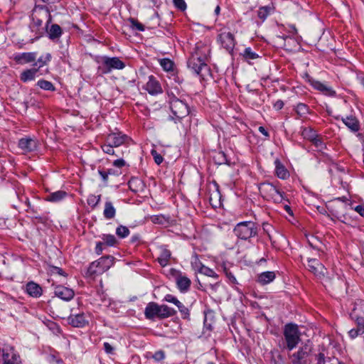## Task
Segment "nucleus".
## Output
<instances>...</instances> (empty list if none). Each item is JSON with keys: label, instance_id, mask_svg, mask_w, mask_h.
Here are the masks:
<instances>
[{"label": "nucleus", "instance_id": "f257e3e1", "mask_svg": "<svg viewBox=\"0 0 364 364\" xmlns=\"http://www.w3.org/2000/svg\"><path fill=\"white\" fill-rule=\"evenodd\" d=\"M32 22L30 23V28L35 33V38H40L44 28L48 29V24L51 23L52 17L48 7L45 6H36L31 14Z\"/></svg>", "mask_w": 364, "mask_h": 364}, {"label": "nucleus", "instance_id": "f03ea898", "mask_svg": "<svg viewBox=\"0 0 364 364\" xmlns=\"http://www.w3.org/2000/svg\"><path fill=\"white\" fill-rule=\"evenodd\" d=\"M176 311L167 305H159L155 302H149L145 308L144 314L146 318L154 319L157 317L163 319L174 316Z\"/></svg>", "mask_w": 364, "mask_h": 364}, {"label": "nucleus", "instance_id": "7ed1b4c3", "mask_svg": "<svg viewBox=\"0 0 364 364\" xmlns=\"http://www.w3.org/2000/svg\"><path fill=\"white\" fill-rule=\"evenodd\" d=\"M233 232L238 238L247 240L257 235L258 226L252 221L241 222L236 225Z\"/></svg>", "mask_w": 364, "mask_h": 364}, {"label": "nucleus", "instance_id": "20e7f679", "mask_svg": "<svg viewBox=\"0 0 364 364\" xmlns=\"http://www.w3.org/2000/svg\"><path fill=\"white\" fill-rule=\"evenodd\" d=\"M188 66L203 79H204L210 73L208 65L205 63L204 59L199 57L198 54L193 55L189 58L188 61Z\"/></svg>", "mask_w": 364, "mask_h": 364}, {"label": "nucleus", "instance_id": "39448f33", "mask_svg": "<svg viewBox=\"0 0 364 364\" xmlns=\"http://www.w3.org/2000/svg\"><path fill=\"white\" fill-rule=\"evenodd\" d=\"M170 109L173 114L181 119L189 114V107L186 102L172 95L169 98Z\"/></svg>", "mask_w": 364, "mask_h": 364}, {"label": "nucleus", "instance_id": "423d86ee", "mask_svg": "<svg viewBox=\"0 0 364 364\" xmlns=\"http://www.w3.org/2000/svg\"><path fill=\"white\" fill-rule=\"evenodd\" d=\"M260 193L267 200L272 199L275 203H281L284 200V193L269 183H263L259 188Z\"/></svg>", "mask_w": 364, "mask_h": 364}, {"label": "nucleus", "instance_id": "0eeeda50", "mask_svg": "<svg viewBox=\"0 0 364 364\" xmlns=\"http://www.w3.org/2000/svg\"><path fill=\"white\" fill-rule=\"evenodd\" d=\"M304 326L299 327L296 324L289 323L285 325L284 334L287 341H299L302 340L301 336L304 333Z\"/></svg>", "mask_w": 364, "mask_h": 364}, {"label": "nucleus", "instance_id": "6e6552de", "mask_svg": "<svg viewBox=\"0 0 364 364\" xmlns=\"http://www.w3.org/2000/svg\"><path fill=\"white\" fill-rule=\"evenodd\" d=\"M125 67V64L117 57H104L102 61V72L104 74H107L112 70H122Z\"/></svg>", "mask_w": 364, "mask_h": 364}, {"label": "nucleus", "instance_id": "1a4fd4ad", "mask_svg": "<svg viewBox=\"0 0 364 364\" xmlns=\"http://www.w3.org/2000/svg\"><path fill=\"white\" fill-rule=\"evenodd\" d=\"M350 316L353 319L355 320L357 325L362 328L364 324V301L359 300L355 303L354 308L353 309Z\"/></svg>", "mask_w": 364, "mask_h": 364}, {"label": "nucleus", "instance_id": "9d476101", "mask_svg": "<svg viewBox=\"0 0 364 364\" xmlns=\"http://www.w3.org/2000/svg\"><path fill=\"white\" fill-rule=\"evenodd\" d=\"M221 46L230 53L233 51L235 39L230 32H223L218 35V38Z\"/></svg>", "mask_w": 364, "mask_h": 364}, {"label": "nucleus", "instance_id": "9b49d317", "mask_svg": "<svg viewBox=\"0 0 364 364\" xmlns=\"http://www.w3.org/2000/svg\"><path fill=\"white\" fill-rule=\"evenodd\" d=\"M306 267L316 277L321 278L327 273L325 267L316 259H309Z\"/></svg>", "mask_w": 364, "mask_h": 364}, {"label": "nucleus", "instance_id": "f8f14e48", "mask_svg": "<svg viewBox=\"0 0 364 364\" xmlns=\"http://www.w3.org/2000/svg\"><path fill=\"white\" fill-rule=\"evenodd\" d=\"M173 276L175 279L178 289L181 292H186L190 289L191 281L189 278L175 269H173Z\"/></svg>", "mask_w": 364, "mask_h": 364}, {"label": "nucleus", "instance_id": "ddd939ff", "mask_svg": "<svg viewBox=\"0 0 364 364\" xmlns=\"http://www.w3.org/2000/svg\"><path fill=\"white\" fill-rule=\"evenodd\" d=\"M129 140V137L122 132L111 133L107 136V142L111 144L114 147L127 144Z\"/></svg>", "mask_w": 364, "mask_h": 364}, {"label": "nucleus", "instance_id": "4468645a", "mask_svg": "<svg viewBox=\"0 0 364 364\" xmlns=\"http://www.w3.org/2000/svg\"><path fill=\"white\" fill-rule=\"evenodd\" d=\"M54 293L56 296L65 301H70L75 296V292L72 289L61 285L55 287Z\"/></svg>", "mask_w": 364, "mask_h": 364}, {"label": "nucleus", "instance_id": "2eb2a0df", "mask_svg": "<svg viewBox=\"0 0 364 364\" xmlns=\"http://www.w3.org/2000/svg\"><path fill=\"white\" fill-rule=\"evenodd\" d=\"M18 146L25 153L31 152L36 149L37 142L32 138H22L18 141Z\"/></svg>", "mask_w": 364, "mask_h": 364}, {"label": "nucleus", "instance_id": "dca6fc26", "mask_svg": "<svg viewBox=\"0 0 364 364\" xmlns=\"http://www.w3.org/2000/svg\"><path fill=\"white\" fill-rule=\"evenodd\" d=\"M145 90L151 95H157L162 92L160 83L153 75L149 77V81L145 85Z\"/></svg>", "mask_w": 364, "mask_h": 364}, {"label": "nucleus", "instance_id": "f3484780", "mask_svg": "<svg viewBox=\"0 0 364 364\" xmlns=\"http://www.w3.org/2000/svg\"><path fill=\"white\" fill-rule=\"evenodd\" d=\"M309 82L314 88L321 92L323 94L330 97H334L336 95V91H334L331 87L316 80H309Z\"/></svg>", "mask_w": 364, "mask_h": 364}, {"label": "nucleus", "instance_id": "a211bd4d", "mask_svg": "<svg viewBox=\"0 0 364 364\" xmlns=\"http://www.w3.org/2000/svg\"><path fill=\"white\" fill-rule=\"evenodd\" d=\"M36 58L35 53H23L16 54L14 57V60L20 64L33 62Z\"/></svg>", "mask_w": 364, "mask_h": 364}, {"label": "nucleus", "instance_id": "6ab92c4d", "mask_svg": "<svg viewBox=\"0 0 364 364\" xmlns=\"http://www.w3.org/2000/svg\"><path fill=\"white\" fill-rule=\"evenodd\" d=\"M100 267L102 273L108 270L114 264V257L112 256L102 257L97 261H95Z\"/></svg>", "mask_w": 364, "mask_h": 364}, {"label": "nucleus", "instance_id": "aec40b11", "mask_svg": "<svg viewBox=\"0 0 364 364\" xmlns=\"http://www.w3.org/2000/svg\"><path fill=\"white\" fill-rule=\"evenodd\" d=\"M68 321L73 326L77 328L83 327L87 322L83 314L70 316Z\"/></svg>", "mask_w": 364, "mask_h": 364}, {"label": "nucleus", "instance_id": "412c9836", "mask_svg": "<svg viewBox=\"0 0 364 364\" xmlns=\"http://www.w3.org/2000/svg\"><path fill=\"white\" fill-rule=\"evenodd\" d=\"M342 122L350 131L353 132H356L360 130V123L355 117L349 116L342 118Z\"/></svg>", "mask_w": 364, "mask_h": 364}, {"label": "nucleus", "instance_id": "4be33fe9", "mask_svg": "<svg viewBox=\"0 0 364 364\" xmlns=\"http://www.w3.org/2000/svg\"><path fill=\"white\" fill-rule=\"evenodd\" d=\"M171 255V252L168 249L164 247H160L159 256L157 260L161 266L166 267L168 264Z\"/></svg>", "mask_w": 364, "mask_h": 364}, {"label": "nucleus", "instance_id": "5701e85b", "mask_svg": "<svg viewBox=\"0 0 364 364\" xmlns=\"http://www.w3.org/2000/svg\"><path fill=\"white\" fill-rule=\"evenodd\" d=\"M26 291L29 295L33 297H38L42 294L41 287L34 282H29L27 284Z\"/></svg>", "mask_w": 364, "mask_h": 364}, {"label": "nucleus", "instance_id": "b1692460", "mask_svg": "<svg viewBox=\"0 0 364 364\" xmlns=\"http://www.w3.org/2000/svg\"><path fill=\"white\" fill-rule=\"evenodd\" d=\"M275 279V274L274 272H264L261 273L257 277V282L262 284H267L272 282Z\"/></svg>", "mask_w": 364, "mask_h": 364}, {"label": "nucleus", "instance_id": "393cba45", "mask_svg": "<svg viewBox=\"0 0 364 364\" xmlns=\"http://www.w3.org/2000/svg\"><path fill=\"white\" fill-rule=\"evenodd\" d=\"M47 32L49 36V38L51 40H55L56 38H59L62 34V29L60 26L58 24H52L50 28L47 29Z\"/></svg>", "mask_w": 364, "mask_h": 364}, {"label": "nucleus", "instance_id": "a878e982", "mask_svg": "<svg viewBox=\"0 0 364 364\" xmlns=\"http://www.w3.org/2000/svg\"><path fill=\"white\" fill-rule=\"evenodd\" d=\"M275 168H276V174L277 176L282 179H285L289 176V172L285 168V167L282 164L279 160L277 159L274 161Z\"/></svg>", "mask_w": 364, "mask_h": 364}, {"label": "nucleus", "instance_id": "bb28decb", "mask_svg": "<svg viewBox=\"0 0 364 364\" xmlns=\"http://www.w3.org/2000/svg\"><path fill=\"white\" fill-rule=\"evenodd\" d=\"M116 214V210L113 206L112 202L107 201L105 204V209L103 215L106 219H112L114 218Z\"/></svg>", "mask_w": 364, "mask_h": 364}, {"label": "nucleus", "instance_id": "cd10ccee", "mask_svg": "<svg viewBox=\"0 0 364 364\" xmlns=\"http://www.w3.org/2000/svg\"><path fill=\"white\" fill-rule=\"evenodd\" d=\"M66 195L67 193L65 191H58L48 195L46 199L50 202H58L64 198Z\"/></svg>", "mask_w": 364, "mask_h": 364}, {"label": "nucleus", "instance_id": "c85d7f7f", "mask_svg": "<svg viewBox=\"0 0 364 364\" xmlns=\"http://www.w3.org/2000/svg\"><path fill=\"white\" fill-rule=\"evenodd\" d=\"M38 73V69L32 68L24 70L21 74V80L23 82H27L29 80H33L35 79L36 74Z\"/></svg>", "mask_w": 364, "mask_h": 364}, {"label": "nucleus", "instance_id": "c756f323", "mask_svg": "<svg viewBox=\"0 0 364 364\" xmlns=\"http://www.w3.org/2000/svg\"><path fill=\"white\" fill-rule=\"evenodd\" d=\"M214 161L218 164H230V162L228 160L226 154L223 151L218 152L213 156Z\"/></svg>", "mask_w": 364, "mask_h": 364}, {"label": "nucleus", "instance_id": "7c9ffc66", "mask_svg": "<svg viewBox=\"0 0 364 364\" xmlns=\"http://www.w3.org/2000/svg\"><path fill=\"white\" fill-rule=\"evenodd\" d=\"M304 138L312 141L317 136L316 132L311 128H304L302 131Z\"/></svg>", "mask_w": 364, "mask_h": 364}, {"label": "nucleus", "instance_id": "2f4dec72", "mask_svg": "<svg viewBox=\"0 0 364 364\" xmlns=\"http://www.w3.org/2000/svg\"><path fill=\"white\" fill-rule=\"evenodd\" d=\"M37 85L39 86L41 89L45 90H50L54 91L55 90L54 85L52 84V82L45 80H41L38 81Z\"/></svg>", "mask_w": 364, "mask_h": 364}, {"label": "nucleus", "instance_id": "473e14b6", "mask_svg": "<svg viewBox=\"0 0 364 364\" xmlns=\"http://www.w3.org/2000/svg\"><path fill=\"white\" fill-rule=\"evenodd\" d=\"M199 272L210 277H218V274L213 269L205 265L200 266Z\"/></svg>", "mask_w": 364, "mask_h": 364}, {"label": "nucleus", "instance_id": "72a5a7b5", "mask_svg": "<svg viewBox=\"0 0 364 364\" xmlns=\"http://www.w3.org/2000/svg\"><path fill=\"white\" fill-rule=\"evenodd\" d=\"M160 65L166 71H171L173 68V63L168 58H164L160 60Z\"/></svg>", "mask_w": 364, "mask_h": 364}, {"label": "nucleus", "instance_id": "f704fd0d", "mask_svg": "<svg viewBox=\"0 0 364 364\" xmlns=\"http://www.w3.org/2000/svg\"><path fill=\"white\" fill-rule=\"evenodd\" d=\"M242 55L247 60H255L259 57V55L256 53L253 52L250 48H246Z\"/></svg>", "mask_w": 364, "mask_h": 364}, {"label": "nucleus", "instance_id": "c9c22d12", "mask_svg": "<svg viewBox=\"0 0 364 364\" xmlns=\"http://www.w3.org/2000/svg\"><path fill=\"white\" fill-rule=\"evenodd\" d=\"M116 234L121 238L126 237L129 234V230L127 227L124 225H119L116 229Z\"/></svg>", "mask_w": 364, "mask_h": 364}, {"label": "nucleus", "instance_id": "e433bc0d", "mask_svg": "<svg viewBox=\"0 0 364 364\" xmlns=\"http://www.w3.org/2000/svg\"><path fill=\"white\" fill-rule=\"evenodd\" d=\"M87 272H88L89 274L91 276L102 274V272L96 262H93L92 263H91V264L90 265V267L88 268Z\"/></svg>", "mask_w": 364, "mask_h": 364}, {"label": "nucleus", "instance_id": "4c0bfd02", "mask_svg": "<svg viewBox=\"0 0 364 364\" xmlns=\"http://www.w3.org/2000/svg\"><path fill=\"white\" fill-rule=\"evenodd\" d=\"M102 240L104 243L108 246H113L117 242V240L113 235H103Z\"/></svg>", "mask_w": 364, "mask_h": 364}, {"label": "nucleus", "instance_id": "58836bf2", "mask_svg": "<svg viewBox=\"0 0 364 364\" xmlns=\"http://www.w3.org/2000/svg\"><path fill=\"white\" fill-rule=\"evenodd\" d=\"M129 22L131 23V27L132 29L139 31H144V26L143 24L139 23L137 20L134 18H129Z\"/></svg>", "mask_w": 364, "mask_h": 364}, {"label": "nucleus", "instance_id": "ea45409f", "mask_svg": "<svg viewBox=\"0 0 364 364\" xmlns=\"http://www.w3.org/2000/svg\"><path fill=\"white\" fill-rule=\"evenodd\" d=\"M296 112L299 115L303 116L308 113L309 108L305 104L299 103L296 107Z\"/></svg>", "mask_w": 364, "mask_h": 364}, {"label": "nucleus", "instance_id": "a19ab883", "mask_svg": "<svg viewBox=\"0 0 364 364\" xmlns=\"http://www.w3.org/2000/svg\"><path fill=\"white\" fill-rule=\"evenodd\" d=\"M359 325H357V328L351 329L348 333L351 338H355L358 335L363 334L364 333V324L362 328Z\"/></svg>", "mask_w": 364, "mask_h": 364}, {"label": "nucleus", "instance_id": "79ce46f5", "mask_svg": "<svg viewBox=\"0 0 364 364\" xmlns=\"http://www.w3.org/2000/svg\"><path fill=\"white\" fill-rule=\"evenodd\" d=\"M178 310L180 311L183 318H188L189 317V310L186 307L181 301L180 304H177Z\"/></svg>", "mask_w": 364, "mask_h": 364}, {"label": "nucleus", "instance_id": "37998d69", "mask_svg": "<svg viewBox=\"0 0 364 364\" xmlns=\"http://www.w3.org/2000/svg\"><path fill=\"white\" fill-rule=\"evenodd\" d=\"M114 147V146H112L111 144L107 143L102 146V149L106 154L115 155L118 156L119 155L114 152V150L113 149Z\"/></svg>", "mask_w": 364, "mask_h": 364}, {"label": "nucleus", "instance_id": "c03bdc74", "mask_svg": "<svg viewBox=\"0 0 364 364\" xmlns=\"http://www.w3.org/2000/svg\"><path fill=\"white\" fill-rule=\"evenodd\" d=\"M100 198H101L100 195H99V196L91 195L88 197L87 203L90 205L95 207L100 201Z\"/></svg>", "mask_w": 364, "mask_h": 364}, {"label": "nucleus", "instance_id": "a18cd8bd", "mask_svg": "<svg viewBox=\"0 0 364 364\" xmlns=\"http://www.w3.org/2000/svg\"><path fill=\"white\" fill-rule=\"evenodd\" d=\"M49 272L51 274H60V275H63L64 277L67 276L66 274L63 272V270L61 268L58 267H55V266H50L49 267Z\"/></svg>", "mask_w": 364, "mask_h": 364}, {"label": "nucleus", "instance_id": "49530a36", "mask_svg": "<svg viewBox=\"0 0 364 364\" xmlns=\"http://www.w3.org/2000/svg\"><path fill=\"white\" fill-rule=\"evenodd\" d=\"M3 356L4 357V359L6 360L4 364H20V362L18 360V358L16 357V355L15 354H14L12 355V360L8 359V358H9L8 353H6V354L4 353Z\"/></svg>", "mask_w": 364, "mask_h": 364}, {"label": "nucleus", "instance_id": "de8ad7c7", "mask_svg": "<svg viewBox=\"0 0 364 364\" xmlns=\"http://www.w3.org/2000/svg\"><path fill=\"white\" fill-rule=\"evenodd\" d=\"M174 6L181 11L186 9V4L184 0H173Z\"/></svg>", "mask_w": 364, "mask_h": 364}, {"label": "nucleus", "instance_id": "09e8293b", "mask_svg": "<svg viewBox=\"0 0 364 364\" xmlns=\"http://www.w3.org/2000/svg\"><path fill=\"white\" fill-rule=\"evenodd\" d=\"M311 142L319 151H321L324 148V144L318 136Z\"/></svg>", "mask_w": 364, "mask_h": 364}, {"label": "nucleus", "instance_id": "8fccbe9b", "mask_svg": "<svg viewBox=\"0 0 364 364\" xmlns=\"http://www.w3.org/2000/svg\"><path fill=\"white\" fill-rule=\"evenodd\" d=\"M151 357L159 362L164 359L165 353L163 350H158L154 354L151 355Z\"/></svg>", "mask_w": 364, "mask_h": 364}, {"label": "nucleus", "instance_id": "3c124183", "mask_svg": "<svg viewBox=\"0 0 364 364\" xmlns=\"http://www.w3.org/2000/svg\"><path fill=\"white\" fill-rule=\"evenodd\" d=\"M317 360H318V364H333V363H329L331 361V358H328V360H326L325 355L322 353H320L318 354Z\"/></svg>", "mask_w": 364, "mask_h": 364}, {"label": "nucleus", "instance_id": "603ef678", "mask_svg": "<svg viewBox=\"0 0 364 364\" xmlns=\"http://www.w3.org/2000/svg\"><path fill=\"white\" fill-rule=\"evenodd\" d=\"M51 55L48 53L46 57H41L38 59V62L40 63L39 68L45 65L48 61L50 60Z\"/></svg>", "mask_w": 364, "mask_h": 364}, {"label": "nucleus", "instance_id": "864d4df0", "mask_svg": "<svg viewBox=\"0 0 364 364\" xmlns=\"http://www.w3.org/2000/svg\"><path fill=\"white\" fill-rule=\"evenodd\" d=\"M151 154L154 156V161L156 162V164L159 165L162 163L163 157L159 154H158L156 151L152 150Z\"/></svg>", "mask_w": 364, "mask_h": 364}, {"label": "nucleus", "instance_id": "5fc2aeb1", "mask_svg": "<svg viewBox=\"0 0 364 364\" xmlns=\"http://www.w3.org/2000/svg\"><path fill=\"white\" fill-rule=\"evenodd\" d=\"M164 300L167 302L173 303L176 306L178 304H180V301L173 295L171 294H167L164 297Z\"/></svg>", "mask_w": 364, "mask_h": 364}, {"label": "nucleus", "instance_id": "6e6d98bb", "mask_svg": "<svg viewBox=\"0 0 364 364\" xmlns=\"http://www.w3.org/2000/svg\"><path fill=\"white\" fill-rule=\"evenodd\" d=\"M224 271L225 272V274L227 276V277L229 279V280L232 283V284H237V279L236 278L234 277V275L228 271V269H227L226 268L224 269Z\"/></svg>", "mask_w": 364, "mask_h": 364}, {"label": "nucleus", "instance_id": "4d7b16f0", "mask_svg": "<svg viewBox=\"0 0 364 364\" xmlns=\"http://www.w3.org/2000/svg\"><path fill=\"white\" fill-rule=\"evenodd\" d=\"M306 355V353L304 352V350H299L296 353H294L293 355V357H294V358H295L296 360H301L303 358H304Z\"/></svg>", "mask_w": 364, "mask_h": 364}, {"label": "nucleus", "instance_id": "13d9d810", "mask_svg": "<svg viewBox=\"0 0 364 364\" xmlns=\"http://www.w3.org/2000/svg\"><path fill=\"white\" fill-rule=\"evenodd\" d=\"M125 161L122 159H119L113 162V165L116 167L121 168L125 166Z\"/></svg>", "mask_w": 364, "mask_h": 364}, {"label": "nucleus", "instance_id": "bf43d9fd", "mask_svg": "<svg viewBox=\"0 0 364 364\" xmlns=\"http://www.w3.org/2000/svg\"><path fill=\"white\" fill-rule=\"evenodd\" d=\"M192 265L193 266V267L196 269H198V271L199 272V269H200V265H203L200 262V260L198 259L197 257H195V259L194 261H192Z\"/></svg>", "mask_w": 364, "mask_h": 364}, {"label": "nucleus", "instance_id": "052dcab7", "mask_svg": "<svg viewBox=\"0 0 364 364\" xmlns=\"http://www.w3.org/2000/svg\"><path fill=\"white\" fill-rule=\"evenodd\" d=\"M103 244H104L103 242H99L96 245L95 252L99 255H101L102 252V245H103Z\"/></svg>", "mask_w": 364, "mask_h": 364}, {"label": "nucleus", "instance_id": "680f3d73", "mask_svg": "<svg viewBox=\"0 0 364 364\" xmlns=\"http://www.w3.org/2000/svg\"><path fill=\"white\" fill-rule=\"evenodd\" d=\"M284 107V102L283 101L279 100H277L274 104V107L277 109V110H279L281 109H282Z\"/></svg>", "mask_w": 364, "mask_h": 364}, {"label": "nucleus", "instance_id": "e2e57ef3", "mask_svg": "<svg viewBox=\"0 0 364 364\" xmlns=\"http://www.w3.org/2000/svg\"><path fill=\"white\" fill-rule=\"evenodd\" d=\"M267 15V14L266 8H262V9H259V13H258V16H259V17L260 18H265Z\"/></svg>", "mask_w": 364, "mask_h": 364}, {"label": "nucleus", "instance_id": "0e129e2a", "mask_svg": "<svg viewBox=\"0 0 364 364\" xmlns=\"http://www.w3.org/2000/svg\"><path fill=\"white\" fill-rule=\"evenodd\" d=\"M355 210L361 216L364 217V206L359 205L355 208Z\"/></svg>", "mask_w": 364, "mask_h": 364}, {"label": "nucleus", "instance_id": "69168bd1", "mask_svg": "<svg viewBox=\"0 0 364 364\" xmlns=\"http://www.w3.org/2000/svg\"><path fill=\"white\" fill-rule=\"evenodd\" d=\"M105 350L107 353H112L113 347L109 343H105Z\"/></svg>", "mask_w": 364, "mask_h": 364}, {"label": "nucleus", "instance_id": "338daca9", "mask_svg": "<svg viewBox=\"0 0 364 364\" xmlns=\"http://www.w3.org/2000/svg\"><path fill=\"white\" fill-rule=\"evenodd\" d=\"M99 173L101 176L104 182H107L108 180V173L106 171H99Z\"/></svg>", "mask_w": 364, "mask_h": 364}, {"label": "nucleus", "instance_id": "774afa93", "mask_svg": "<svg viewBox=\"0 0 364 364\" xmlns=\"http://www.w3.org/2000/svg\"><path fill=\"white\" fill-rule=\"evenodd\" d=\"M258 130L264 136L269 137V133H268V132L266 130V129L264 127H262V126L259 127Z\"/></svg>", "mask_w": 364, "mask_h": 364}]
</instances>
